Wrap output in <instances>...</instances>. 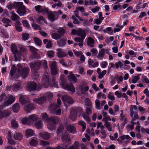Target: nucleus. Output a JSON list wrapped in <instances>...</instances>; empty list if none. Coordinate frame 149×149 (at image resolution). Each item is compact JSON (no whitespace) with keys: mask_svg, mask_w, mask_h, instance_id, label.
Returning a JSON list of instances; mask_svg holds the SVG:
<instances>
[{"mask_svg":"<svg viewBox=\"0 0 149 149\" xmlns=\"http://www.w3.org/2000/svg\"><path fill=\"white\" fill-rule=\"evenodd\" d=\"M111 120L109 116L108 115L107 116L103 118L102 119V121L104 122L105 123L107 122H109L108 121H111Z\"/></svg>","mask_w":149,"mask_h":149,"instance_id":"nucleus-63","label":"nucleus"},{"mask_svg":"<svg viewBox=\"0 0 149 149\" xmlns=\"http://www.w3.org/2000/svg\"><path fill=\"white\" fill-rule=\"evenodd\" d=\"M91 52L92 53V56H96L97 54V49L95 48L92 49L91 50Z\"/></svg>","mask_w":149,"mask_h":149,"instance_id":"nucleus-62","label":"nucleus"},{"mask_svg":"<svg viewBox=\"0 0 149 149\" xmlns=\"http://www.w3.org/2000/svg\"><path fill=\"white\" fill-rule=\"evenodd\" d=\"M20 106L18 103H16L14 104L13 107V111L15 113H17L19 110Z\"/></svg>","mask_w":149,"mask_h":149,"instance_id":"nucleus-35","label":"nucleus"},{"mask_svg":"<svg viewBox=\"0 0 149 149\" xmlns=\"http://www.w3.org/2000/svg\"><path fill=\"white\" fill-rule=\"evenodd\" d=\"M37 143L38 142L35 139H32L30 141V144L31 146H35L37 145Z\"/></svg>","mask_w":149,"mask_h":149,"instance_id":"nucleus-58","label":"nucleus"},{"mask_svg":"<svg viewBox=\"0 0 149 149\" xmlns=\"http://www.w3.org/2000/svg\"><path fill=\"white\" fill-rule=\"evenodd\" d=\"M18 2H14L12 4H9L7 6L8 8L10 10L14 8L16 10V5H17Z\"/></svg>","mask_w":149,"mask_h":149,"instance_id":"nucleus-31","label":"nucleus"},{"mask_svg":"<svg viewBox=\"0 0 149 149\" xmlns=\"http://www.w3.org/2000/svg\"><path fill=\"white\" fill-rule=\"evenodd\" d=\"M106 70H104L101 72H100L98 74V78L99 79H101L103 78V76L106 73Z\"/></svg>","mask_w":149,"mask_h":149,"instance_id":"nucleus-60","label":"nucleus"},{"mask_svg":"<svg viewBox=\"0 0 149 149\" xmlns=\"http://www.w3.org/2000/svg\"><path fill=\"white\" fill-rule=\"evenodd\" d=\"M84 39L83 37L80 38L79 37H77L75 38H74V40L77 42H83L84 40Z\"/></svg>","mask_w":149,"mask_h":149,"instance_id":"nucleus-55","label":"nucleus"},{"mask_svg":"<svg viewBox=\"0 0 149 149\" xmlns=\"http://www.w3.org/2000/svg\"><path fill=\"white\" fill-rule=\"evenodd\" d=\"M64 127V125L62 124L60 125L56 131V133L58 135L63 132Z\"/></svg>","mask_w":149,"mask_h":149,"instance_id":"nucleus-39","label":"nucleus"},{"mask_svg":"<svg viewBox=\"0 0 149 149\" xmlns=\"http://www.w3.org/2000/svg\"><path fill=\"white\" fill-rule=\"evenodd\" d=\"M38 118V117L37 115L35 114H33L29 116L28 118V119H29L30 123H31L32 122L36 121Z\"/></svg>","mask_w":149,"mask_h":149,"instance_id":"nucleus-27","label":"nucleus"},{"mask_svg":"<svg viewBox=\"0 0 149 149\" xmlns=\"http://www.w3.org/2000/svg\"><path fill=\"white\" fill-rule=\"evenodd\" d=\"M79 143L78 141H75L68 149H79ZM66 149L65 148H64Z\"/></svg>","mask_w":149,"mask_h":149,"instance_id":"nucleus-26","label":"nucleus"},{"mask_svg":"<svg viewBox=\"0 0 149 149\" xmlns=\"http://www.w3.org/2000/svg\"><path fill=\"white\" fill-rule=\"evenodd\" d=\"M41 116H42V118L45 120H49V117L48 116L46 113H44L41 114Z\"/></svg>","mask_w":149,"mask_h":149,"instance_id":"nucleus-56","label":"nucleus"},{"mask_svg":"<svg viewBox=\"0 0 149 149\" xmlns=\"http://www.w3.org/2000/svg\"><path fill=\"white\" fill-rule=\"evenodd\" d=\"M14 58L15 61H17L20 60L21 56V54L18 51L16 53L14 54Z\"/></svg>","mask_w":149,"mask_h":149,"instance_id":"nucleus-34","label":"nucleus"},{"mask_svg":"<svg viewBox=\"0 0 149 149\" xmlns=\"http://www.w3.org/2000/svg\"><path fill=\"white\" fill-rule=\"evenodd\" d=\"M15 101V97L12 95H10L8 97V100H5L4 105L8 106L13 103Z\"/></svg>","mask_w":149,"mask_h":149,"instance_id":"nucleus-12","label":"nucleus"},{"mask_svg":"<svg viewBox=\"0 0 149 149\" xmlns=\"http://www.w3.org/2000/svg\"><path fill=\"white\" fill-rule=\"evenodd\" d=\"M19 100L21 103L22 104H24L27 103L28 101L26 98V96L21 94L20 95Z\"/></svg>","mask_w":149,"mask_h":149,"instance_id":"nucleus-20","label":"nucleus"},{"mask_svg":"<svg viewBox=\"0 0 149 149\" xmlns=\"http://www.w3.org/2000/svg\"><path fill=\"white\" fill-rule=\"evenodd\" d=\"M104 126H105L108 129L109 131L111 132L112 131V127L109 122L105 123Z\"/></svg>","mask_w":149,"mask_h":149,"instance_id":"nucleus-49","label":"nucleus"},{"mask_svg":"<svg viewBox=\"0 0 149 149\" xmlns=\"http://www.w3.org/2000/svg\"><path fill=\"white\" fill-rule=\"evenodd\" d=\"M60 107L56 104H52L49 106V112L53 114H56L57 115H60L61 114V110L59 108Z\"/></svg>","mask_w":149,"mask_h":149,"instance_id":"nucleus-4","label":"nucleus"},{"mask_svg":"<svg viewBox=\"0 0 149 149\" xmlns=\"http://www.w3.org/2000/svg\"><path fill=\"white\" fill-rule=\"evenodd\" d=\"M42 84L45 87H48L49 84V76L47 73H45L42 76Z\"/></svg>","mask_w":149,"mask_h":149,"instance_id":"nucleus-9","label":"nucleus"},{"mask_svg":"<svg viewBox=\"0 0 149 149\" xmlns=\"http://www.w3.org/2000/svg\"><path fill=\"white\" fill-rule=\"evenodd\" d=\"M54 52L53 51H49L47 52L48 56L50 58H53L54 56Z\"/></svg>","mask_w":149,"mask_h":149,"instance_id":"nucleus-57","label":"nucleus"},{"mask_svg":"<svg viewBox=\"0 0 149 149\" xmlns=\"http://www.w3.org/2000/svg\"><path fill=\"white\" fill-rule=\"evenodd\" d=\"M82 116L84 119L88 123H89L91 121V119L88 114L83 113H82Z\"/></svg>","mask_w":149,"mask_h":149,"instance_id":"nucleus-40","label":"nucleus"},{"mask_svg":"<svg viewBox=\"0 0 149 149\" xmlns=\"http://www.w3.org/2000/svg\"><path fill=\"white\" fill-rule=\"evenodd\" d=\"M35 107V105L32 103L28 104L26 105L24 108V110L27 113L30 112Z\"/></svg>","mask_w":149,"mask_h":149,"instance_id":"nucleus-13","label":"nucleus"},{"mask_svg":"<svg viewBox=\"0 0 149 149\" xmlns=\"http://www.w3.org/2000/svg\"><path fill=\"white\" fill-rule=\"evenodd\" d=\"M21 26V24L19 22H17L15 24V29L18 32H20L22 31Z\"/></svg>","mask_w":149,"mask_h":149,"instance_id":"nucleus-28","label":"nucleus"},{"mask_svg":"<svg viewBox=\"0 0 149 149\" xmlns=\"http://www.w3.org/2000/svg\"><path fill=\"white\" fill-rule=\"evenodd\" d=\"M47 16L48 19L52 22L56 20L58 18V15L55 11H54L52 13L50 12L48 13Z\"/></svg>","mask_w":149,"mask_h":149,"instance_id":"nucleus-10","label":"nucleus"},{"mask_svg":"<svg viewBox=\"0 0 149 149\" xmlns=\"http://www.w3.org/2000/svg\"><path fill=\"white\" fill-rule=\"evenodd\" d=\"M37 86V84L35 82H30L29 83L27 89L30 91H34L36 90Z\"/></svg>","mask_w":149,"mask_h":149,"instance_id":"nucleus-14","label":"nucleus"},{"mask_svg":"<svg viewBox=\"0 0 149 149\" xmlns=\"http://www.w3.org/2000/svg\"><path fill=\"white\" fill-rule=\"evenodd\" d=\"M87 45L91 47L94 46V40L91 37H89L87 40Z\"/></svg>","mask_w":149,"mask_h":149,"instance_id":"nucleus-23","label":"nucleus"},{"mask_svg":"<svg viewBox=\"0 0 149 149\" xmlns=\"http://www.w3.org/2000/svg\"><path fill=\"white\" fill-rule=\"evenodd\" d=\"M21 82L19 81L16 83L10 86L7 88V90H12L16 92L21 89Z\"/></svg>","mask_w":149,"mask_h":149,"instance_id":"nucleus-8","label":"nucleus"},{"mask_svg":"<svg viewBox=\"0 0 149 149\" xmlns=\"http://www.w3.org/2000/svg\"><path fill=\"white\" fill-rule=\"evenodd\" d=\"M77 36H79L81 37H83L84 38H85L86 36V34L84 30L82 29H79Z\"/></svg>","mask_w":149,"mask_h":149,"instance_id":"nucleus-21","label":"nucleus"},{"mask_svg":"<svg viewBox=\"0 0 149 149\" xmlns=\"http://www.w3.org/2000/svg\"><path fill=\"white\" fill-rule=\"evenodd\" d=\"M83 109L81 107H77L72 109L70 111V119L72 120H75L77 115H81L83 113Z\"/></svg>","mask_w":149,"mask_h":149,"instance_id":"nucleus-3","label":"nucleus"},{"mask_svg":"<svg viewBox=\"0 0 149 149\" xmlns=\"http://www.w3.org/2000/svg\"><path fill=\"white\" fill-rule=\"evenodd\" d=\"M105 49H101L99 52L97 56V58L100 60L102 59L105 52Z\"/></svg>","mask_w":149,"mask_h":149,"instance_id":"nucleus-24","label":"nucleus"},{"mask_svg":"<svg viewBox=\"0 0 149 149\" xmlns=\"http://www.w3.org/2000/svg\"><path fill=\"white\" fill-rule=\"evenodd\" d=\"M46 100V99L45 97H41L38 98H35L33 100V101L36 103L39 104H42Z\"/></svg>","mask_w":149,"mask_h":149,"instance_id":"nucleus-16","label":"nucleus"},{"mask_svg":"<svg viewBox=\"0 0 149 149\" xmlns=\"http://www.w3.org/2000/svg\"><path fill=\"white\" fill-rule=\"evenodd\" d=\"M39 135L41 137L45 140H47L50 137V134L46 132H41Z\"/></svg>","mask_w":149,"mask_h":149,"instance_id":"nucleus-18","label":"nucleus"},{"mask_svg":"<svg viewBox=\"0 0 149 149\" xmlns=\"http://www.w3.org/2000/svg\"><path fill=\"white\" fill-rule=\"evenodd\" d=\"M53 96L52 94L50 92H48L46 93L45 95L43 96L44 97H45L47 99H51Z\"/></svg>","mask_w":149,"mask_h":149,"instance_id":"nucleus-46","label":"nucleus"},{"mask_svg":"<svg viewBox=\"0 0 149 149\" xmlns=\"http://www.w3.org/2000/svg\"><path fill=\"white\" fill-rule=\"evenodd\" d=\"M68 78L69 81H73L75 83L77 81L76 77L71 72H70L68 75Z\"/></svg>","mask_w":149,"mask_h":149,"instance_id":"nucleus-19","label":"nucleus"},{"mask_svg":"<svg viewBox=\"0 0 149 149\" xmlns=\"http://www.w3.org/2000/svg\"><path fill=\"white\" fill-rule=\"evenodd\" d=\"M11 125L14 128H17L18 127V124L16 121L13 120L12 121Z\"/></svg>","mask_w":149,"mask_h":149,"instance_id":"nucleus-64","label":"nucleus"},{"mask_svg":"<svg viewBox=\"0 0 149 149\" xmlns=\"http://www.w3.org/2000/svg\"><path fill=\"white\" fill-rule=\"evenodd\" d=\"M36 44L39 46L41 45L42 42L38 38L35 37L33 38Z\"/></svg>","mask_w":149,"mask_h":149,"instance_id":"nucleus-47","label":"nucleus"},{"mask_svg":"<svg viewBox=\"0 0 149 149\" xmlns=\"http://www.w3.org/2000/svg\"><path fill=\"white\" fill-rule=\"evenodd\" d=\"M55 124L51 123V122H49L47 125L48 128L49 130H52L55 129Z\"/></svg>","mask_w":149,"mask_h":149,"instance_id":"nucleus-48","label":"nucleus"},{"mask_svg":"<svg viewBox=\"0 0 149 149\" xmlns=\"http://www.w3.org/2000/svg\"><path fill=\"white\" fill-rule=\"evenodd\" d=\"M67 130L72 134H74L77 132L75 126L73 125H69L66 127Z\"/></svg>","mask_w":149,"mask_h":149,"instance_id":"nucleus-15","label":"nucleus"},{"mask_svg":"<svg viewBox=\"0 0 149 149\" xmlns=\"http://www.w3.org/2000/svg\"><path fill=\"white\" fill-rule=\"evenodd\" d=\"M57 53L58 56L60 58H63L67 56V53L64 52L61 49H58L57 50Z\"/></svg>","mask_w":149,"mask_h":149,"instance_id":"nucleus-17","label":"nucleus"},{"mask_svg":"<svg viewBox=\"0 0 149 149\" xmlns=\"http://www.w3.org/2000/svg\"><path fill=\"white\" fill-rule=\"evenodd\" d=\"M25 133L26 136L28 137L32 136L33 135L34 132L33 130L29 129L26 130Z\"/></svg>","mask_w":149,"mask_h":149,"instance_id":"nucleus-32","label":"nucleus"},{"mask_svg":"<svg viewBox=\"0 0 149 149\" xmlns=\"http://www.w3.org/2000/svg\"><path fill=\"white\" fill-rule=\"evenodd\" d=\"M51 123L56 124L58 120V118L56 117H52L49 118L48 120Z\"/></svg>","mask_w":149,"mask_h":149,"instance_id":"nucleus-36","label":"nucleus"},{"mask_svg":"<svg viewBox=\"0 0 149 149\" xmlns=\"http://www.w3.org/2000/svg\"><path fill=\"white\" fill-rule=\"evenodd\" d=\"M107 97L111 100L114 101L115 100V97L112 93L110 92L107 95Z\"/></svg>","mask_w":149,"mask_h":149,"instance_id":"nucleus-59","label":"nucleus"},{"mask_svg":"<svg viewBox=\"0 0 149 149\" xmlns=\"http://www.w3.org/2000/svg\"><path fill=\"white\" fill-rule=\"evenodd\" d=\"M130 108V116L132 118L134 113L133 109H134L135 110H137V107L136 105H131Z\"/></svg>","mask_w":149,"mask_h":149,"instance_id":"nucleus-33","label":"nucleus"},{"mask_svg":"<svg viewBox=\"0 0 149 149\" xmlns=\"http://www.w3.org/2000/svg\"><path fill=\"white\" fill-rule=\"evenodd\" d=\"M61 139L64 143H66L70 141L69 137L66 135H63Z\"/></svg>","mask_w":149,"mask_h":149,"instance_id":"nucleus-29","label":"nucleus"},{"mask_svg":"<svg viewBox=\"0 0 149 149\" xmlns=\"http://www.w3.org/2000/svg\"><path fill=\"white\" fill-rule=\"evenodd\" d=\"M11 113V112L9 110H4L3 112L0 113L1 116L3 117L7 118L8 117Z\"/></svg>","mask_w":149,"mask_h":149,"instance_id":"nucleus-25","label":"nucleus"},{"mask_svg":"<svg viewBox=\"0 0 149 149\" xmlns=\"http://www.w3.org/2000/svg\"><path fill=\"white\" fill-rule=\"evenodd\" d=\"M79 125L82 127V131H84L86 128V124L83 121L81 120L79 121Z\"/></svg>","mask_w":149,"mask_h":149,"instance_id":"nucleus-50","label":"nucleus"},{"mask_svg":"<svg viewBox=\"0 0 149 149\" xmlns=\"http://www.w3.org/2000/svg\"><path fill=\"white\" fill-rule=\"evenodd\" d=\"M31 24L32 27L35 30L37 29L40 30L41 29V27L39 25L36 24L35 23H32Z\"/></svg>","mask_w":149,"mask_h":149,"instance_id":"nucleus-53","label":"nucleus"},{"mask_svg":"<svg viewBox=\"0 0 149 149\" xmlns=\"http://www.w3.org/2000/svg\"><path fill=\"white\" fill-rule=\"evenodd\" d=\"M11 50L13 54L16 53L18 52L17 46L15 44H12L11 45Z\"/></svg>","mask_w":149,"mask_h":149,"instance_id":"nucleus-30","label":"nucleus"},{"mask_svg":"<svg viewBox=\"0 0 149 149\" xmlns=\"http://www.w3.org/2000/svg\"><path fill=\"white\" fill-rule=\"evenodd\" d=\"M85 104L88 107L91 106V100L88 98H87L85 100Z\"/></svg>","mask_w":149,"mask_h":149,"instance_id":"nucleus-54","label":"nucleus"},{"mask_svg":"<svg viewBox=\"0 0 149 149\" xmlns=\"http://www.w3.org/2000/svg\"><path fill=\"white\" fill-rule=\"evenodd\" d=\"M17 68L15 65H13L11 67L10 74L11 76L13 77L16 72Z\"/></svg>","mask_w":149,"mask_h":149,"instance_id":"nucleus-41","label":"nucleus"},{"mask_svg":"<svg viewBox=\"0 0 149 149\" xmlns=\"http://www.w3.org/2000/svg\"><path fill=\"white\" fill-rule=\"evenodd\" d=\"M49 64L52 74L54 75H56L58 71L56 62L54 61H51Z\"/></svg>","mask_w":149,"mask_h":149,"instance_id":"nucleus-6","label":"nucleus"},{"mask_svg":"<svg viewBox=\"0 0 149 149\" xmlns=\"http://www.w3.org/2000/svg\"><path fill=\"white\" fill-rule=\"evenodd\" d=\"M13 137L15 140H20L22 139V136L20 133H17L14 134Z\"/></svg>","mask_w":149,"mask_h":149,"instance_id":"nucleus-38","label":"nucleus"},{"mask_svg":"<svg viewBox=\"0 0 149 149\" xmlns=\"http://www.w3.org/2000/svg\"><path fill=\"white\" fill-rule=\"evenodd\" d=\"M22 36L23 40L24 41H26L29 39V35L27 33H24L22 34Z\"/></svg>","mask_w":149,"mask_h":149,"instance_id":"nucleus-51","label":"nucleus"},{"mask_svg":"<svg viewBox=\"0 0 149 149\" xmlns=\"http://www.w3.org/2000/svg\"><path fill=\"white\" fill-rule=\"evenodd\" d=\"M62 76L61 77V84L63 89L67 90L69 92H71L72 94L75 92V89L73 85L71 84L67 83L66 80L62 78Z\"/></svg>","mask_w":149,"mask_h":149,"instance_id":"nucleus-1","label":"nucleus"},{"mask_svg":"<svg viewBox=\"0 0 149 149\" xmlns=\"http://www.w3.org/2000/svg\"><path fill=\"white\" fill-rule=\"evenodd\" d=\"M41 64V62L39 60L35 61L34 63H31L29 64L32 71L34 72H36L40 69Z\"/></svg>","mask_w":149,"mask_h":149,"instance_id":"nucleus-7","label":"nucleus"},{"mask_svg":"<svg viewBox=\"0 0 149 149\" xmlns=\"http://www.w3.org/2000/svg\"><path fill=\"white\" fill-rule=\"evenodd\" d=\"M34 8L38 13H41L42 8L40 5H39L36 6Z\"/></svg>","mask_w":149,"mask_h":149,"instance_id":"nucleus-61","label":"nucleus"},{"mask_svg":"<svg viewBox=\"0 0 149 149\" xmlns=\"http://www.w3.org/2000/svg\"><path fill=\"white\" fill-rule=\"evenodd\" d=\"M66 41L64 39H61L57 42L58 45L61 47L65 46L66 44Z\"/></svg>","mask_w":149,"mask_h":149,"instance_id":"nucleus-22","label":"nucleus"},{"mask_svg":"<svg viewBox=\"0 0 149 149\" xmlns=\"http://www.w3.org/2000/svg\"><path fill=\"white\" fill-rule=\"evenodd\" d=\"M16 10L17 13L20 16H22L25 15L27 12L26 8L24 6L22 2H18L17 5H16Z\"/></svg>","mask_w":149,"mask_h":149,"instance_id":"nucleus-2","label":"nucleus"},{"mask_svg":"<svg viewBox=\"0 0 149 149\" xmlns=\"http://www.w3.org/2000/svg\"><path fill=\"white\" fill-rule=\"evenodd\" d=\"M35 125L38 129H41L42 127V123L40 120H39L35 123Z\"/></svg>","mask_w":149,"mask_h":149,"instance_id":"nucleus-45","label":"nucleus"},{"mask_svg":"<svg viewBox=\"0 0 149 149\" xmlns=\"http://www.w3.org/2000/svg\"><path fill=\"white\" fill-rule=\"evenodd\" d=\"M62 100L64 104L68 103V104H72L73 102V100L71 97L67 95L63 96Z\"/></svg>","mask_w":149,"mask_h":149,"instance_id":"nucleus-11","label":"nucleus"},{"mask_svg":"<svg viewBox=\"0 0 149 149\" xmlns=\"http://www.w3.org/2000/svg\"><path fill=\"white\" fill-rule=\"evenodd\" d=\"M141 75V74H138L137 76H134V78L132 79V82L133 84H135L137 81L140 79V76Z\"/></svg>","mask_w":149,"mask_h":149,"instance_id":"nucleus-44","label":"nucleus"},{"mask_svg":"<svg viewBox=\"0 0 149 149\" xmlns=\"http://www.w3.org/2000/svg\"><path fill=\"white\" fill-rule=\"evenodd\" d=\"M11 17L12 19L14 21H18L19 19V16L15 13L12 14Z\"/></svg>","mask_w":149,"mask_h":149,"instance_id":"nucleus-43","label":"nucleus"},{"mask_svg":"<svg viewBox=\"0 0 149 149\" xmlns=\"http://www.w3.org/2000/svg\"><path fill=\"white\" fill-rule=\"evenodd\" d=\"M115 65L116 69H118L119 67L120 68H122L123 66V64L122 63L121 61H119L118 62L116 63Z\"/></svg>","mask_w":149,"mask_h":149,"instance_id":"nucleus-52","label":"nucleus"},{"mask_svg":"<svg viewBox=\"0 0 149 149\" xmlns=\"http://www.w3.org/2000/svg\"><path fill=\"white\" fill-rule=\"evenodd\" d=\"M57 31L61 37L63 36L65 33V30L62 27H60L57 29Z\"/></svg>","mask_w":149,"mask_h":149,"instance_id":"nucleus-37","label":"nucleus"},{"mask_svg":"<svg viewBox=\"0 0 149 149\" xmlns=\"http://www.w3.org/2000/svg\"><path fill=\"white\" fill-rule=\"evenodd\" d=\"M17 71L18 73L21 75L23 78H25L28 76V74L29 72V69L28 68H22L21 65L19 64L17 65Z\"/></svg>","mask_w":149,"mask_h":149,"instance_id":"nucleus-5","label":"nucleus"},{"mask_svg":"<svg viewBox=\"0 0 149 149\" xmlns=\"http://www.w3.org/2000/svg\"><path fill=\"white\" fill-rule=\"evenodd\" d=\"M51 36L53 39L56 40L60 39L61 37L59 34L57 33H54L52 34Z\"/></svg>","mask_w":149,"mask_h":149,"instance_id":"nucleus-42","label":"nucleus"}]
</instances>
